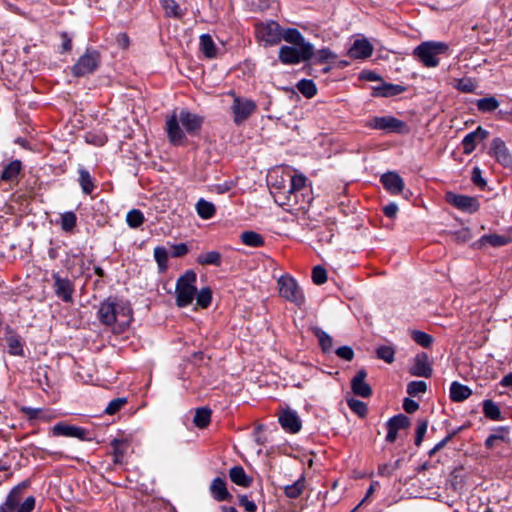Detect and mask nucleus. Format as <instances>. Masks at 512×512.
<instances>
[{"instance_id": "obj_1", "label": "nucleus", "mask_w": 512, "mask_h": 512, "mask_svg": "<svg viewBox=\"0 0 512 512\" xmlns=\"http://www.w3.org/2000/svg\"><path fill=\"white\" fill-rule=\"evenodd\" d=\"M278 173H273L268 177V183L271 187V194L274 201L287 211L301 210L311 218L315 213L312 211L313 197L310 189L306 186V178L301 174L286 173L282 174L283 181H288L287 185L278 186L277 181H273Z\"/></svg>"}, {"instance_id": "obj_2", "label": "nucleus", "mask_w": 512, "mask_h": 512, "mask_svg": "<svg viewBox=\"0 0 512 512\" xmlns=\"http://www.w3.org/2000/svg\"><path fill=\"white\" fill-rule=\"evenodd\" d=\"M100 322L112 328L115 333H122L131 324L133 312L128 301L109 297L104 300L98 309Z\"/></svg>"}, {"instance_id": "obj_3", "label": "nucleus", "mask_w": 512, "mask_h": 512, "mask_svg": "<svg viewBox=\"0 0 512 512\" xmlns=\"http://www.w3.org/2000/svg\"><path fill=\"white\" fill-rule=\"evenodd\" d=\"M202 118L186 109L174 111L167 119L166 130L170 142L174 145H183L186 142V134L196 135L202 126Z\"/></svg>"}, {"instance_id": "obj_4", "label": "nucleus", "mask_w": 512, "mask_h": 512, "mask_svg": "<svg viewBox=\"0 0 512 512\" xmlns=\"http://www.w3.org/2000/svg\"><path fill=\"white\" fill-rule=\"evenodd\" d=\"M449 47L445 42L425 41L420 43L413 50V56L422 63L424 67L434 68L440 63L439 55L446 54Z\"/></svg>"}, {"instance_id": "obj_5", "label": "nucleus", "mask_w": 512, "mask_h": 512, "mask_svg": "<svg viewBox=\"0 0 512 512\" xmlns=\"http://www.w3.org/2000/svg\"><path fill=\"white\" fill-rule=\"evenodd\" d=\"M196 274L187 271L176 283V303L179 307L190 305L196 295Z\"/></svg>"}, {"instance_id": "obj_6", "label": "nucleus", "mask_w": 512, "mask_h": 512, "mask_svg": "<svg viewBox=\"0 0 512 512\" xmlns=\"http://www.w3.org/2000/svg\"><path fill=\"white\" fill-rule=\"evenodd\" d=\"M313 54L310 44L283 46L279 51V59L284 64H297L308 60Z\"/></svg>"}, {"instance_id": "obj_7", "label": "nucleus", "mask_w": 512, "mask_h": 512, "mask_svg": "<svg viewBox=\"0 0 512 512\" xmlns=\"http://www.w3.org/2000/svg\"><path fill=\"white\" fill-rule=\"evenodd\" d=\"M279 294L288 301L301 304L302 292L296 280L290 275H283L278 279Z\"/></svg>"}, {"instance_id": "obj_8", "label": "nucleus", "mask_w": 512, "mask_h": 512, "mask_svg": "<svg viewBox=\"0 0 512 512\" xmlns=\"http://www.w3.org/2000/svg\"><path fill=\"white\" fill-rule=\"evenodd\" d=\"M255 109L256 104L252 100L243 97H235L231 105L235 124H242L253 114Z\"/></svg>"}, {"instance_id": "obj_9", "label": "nucleus", "mask_w": 512, "mask_h": 512, "mask_svg": "<svg viewBox=\"0 0 512 512\" xmlns=\"http://www.w3.org/2000/svg\"><path fill=\"white\" fill-rule=\"evenodd\" d=\"M256 31L258 39L265 46L276 45L281 41V28L275 21L259 24Z\"/></svg>"}, {"instance_id": "obj_10", "label": "nucleus", "mask_w": 512, "mask_h": 512, "mask_svg": "<svg viewBox=\"0 0 512 512\" xmlns=\"http://www.w3.org/2000/svg\"><path fill=\"white\" fill-rule=\"evenodd\" d=\"M369 126L373 129L387 132L406 133L408 127L406 123L393 116L374 117Z\"/></svg>"}, {"instance_id": "obj_11", "label": "nucleus", "mask_w": 512, "mask_h": 512, "mask_svg": "<svg viewBox=\"0 0 512 512\" xmlns=\"http://www.w3.org/2000/svg\"><path fill=\"white\" fill-rule=\"evenodd\" d=\"M100 63L99 54L96 51H87L82 55L76 64L73 66L72 71L75 76H85L96 70Z\"/></svg>"}, {"instance_id": "obj_12", "label": "nucleus", "mask_w": 512, "mask_h": 512, "mask_svg": "<svg viewBox=\"0 0 512 512\" xmlns=\"http://www.w3.org/2000/svg\"><path fill=\"white\" fill-rule=\"evenodd\" d=\"M445 199L450 205L467 213L476 212L480 206L476 197L456 194L454 192H447Z\"/></svg>"}, {"instance_id": "obj_13", "label": "nucleus", "mask_w": 512, "mask_h": 512, "mask_svg": "<svg viewBox=\"0 0 512 512\" xmlns=\"http://www.w3.org/2000/svg\"><path fill=\"white\" fill-rule=\"evenodd\" d=\"M489 153L503 167H512V155L502 139L492 140Z\"/></svg>"}, {"instance_id": "obj_14", "label": "nucleus", "mask_w": 512, "mask_h": 512, "mask_svg": "<svg viewBox=\"0 0 512 512\" xmlns=\"http://www.w3.org/2000/svg\"><path fill=\"white\" fill-rule=\"evenodd\" d=\"M54 279V292L56 296L64 302L73 301L74 285L68 278H63L59 274L53 275Z\"/></svg>"}, {"instance_id": "obj_15", "label": "nucleus", "mask_w": 512, "mask_h": 512, "mask_svg": "<svg viewBox=\"0 0 512 512\" xmlns=\"http://www.w3.org/2000/svg\"><path fill=\"white\" fill-rule=\"evenodd\" d=\"M367 372L365 369H360L351 379V390L356 396L368 398L372 395V388L366 382Z\"/></svg>"}, {"instance_id": "obj_16", "label": "nucleus", "mask_w": 512, "mask_h": 512, "mask_svg": "<svg viewBox=\"0 0 512 512\" xmlns=\"http://www.w3.org/2000/svg\"><path fill=\"white\" fill-rule=\"evenodd\" d=\"M281 427L289 433H297L301 429V420L298 414L290 409H284L278 417Z\"/></svg>"}, {"instance_id": "obj_17", "label": "nucleus", "mask_w": 512, "mask_h": 512, "mask_svg": "<svg viewBox=\"0 0 512 512\" xmlns=\"http://www.w3.org/2000/svg\"><path fill=\"white\" fill-rule=\"evenodd\" d=\"M410 374L417 377L429 378L432 375V367L429 363V358L426 353L417 354L412 367L410 368Z\"/></svg>"}, {"instance_id": "obj_18", "label": "nucleus", "mask_w": 512, "mask_h": 512, "mask_svg": "<svg viewBox=\"0 0 512 512\" xmlns=\"http://www.w3.org/2000/svg\"><path fill=\"white\" fill-rule=\"evenodd\" d=\"M373 46L366 39H356L348 50V54L353 59H366L372 55Z\"/></svg>"}, {"instance_id": "obj_19", "label": "nucleus", "mask_w": 512, "mask_h": 512, "mask_svg": "<svg viewBox=\"0 0 512 512\" xmlns=\"http://www.w3.org/2000/svg\"><path fill=\"white\" fill-rule=\"evenodd\" d=\"M487 136H488V131L483 129L480 126L477 127L476 130L468 133L462 140L464 154L472 153L476 148V144L479 141L486 139Z\"/></svg>"}, {"instance_id": "obj_20", "label": "nucleus", "mask_w": 512, "mask_h": 512, "mask_svg": "<svg viewBox=\"0 0 512 512\" xmlns=\"http://www.w3.org/2000/svg\"><path fill=\"white\" fill-rule=\"evenodd\" d=\"M380 182L391 194H399L404 189V181L396 172L384 173L380 178Z\"/></svg>"}, {"instance_id": "obj_21", "label": "nucleus", "mask_w": 512, "mask_h": 512, "mask_svg": "<svg viewBox=\"0 0 512 512\" xmlns=\"http://www.w3.org/2000/svg\"><path fill=\"white\" fill-rule=\"evenodd\" d=\"M53 434L57 436H66L83 439L85 436V430L77 426L58 423L53 427Z\"/></svg>"}, {"instance_id": "obj_22", "label": "nucleus", "mask_w": 512, "mask_h": 512, "mask_svg": "<svg viewBox=\"0 0 512 512\" xmlns=\"http://www.w3.org/2000/svg\"><path fill=\"white\" fill-rule=\"evenodd\" d=\"M406 88L402 85L392 83H382L373 87V96L376 97H392L403 93Z\"/></svg>"}, {"instance_id": "obj_23", "label": "nucleus", "mask_w": 512, "mask_h": 512, "mask_svg": "<svg viewBox=\"0 0 512 512\" xmlns=\"http://www.w3.org/2000/svg\"><path fill=\"white\" fill-rule=\"evenodd\" d=\"M210 493L217 501L229 500L232 496L228 492L224 479L217 477L212 480L210 485Z\"/></svg>"}, {"instance_id": "obj_24", "label": "nucleus", "mask_w": 512, "mask_h": 512, "mask_svg": "<svg viewBox=\"0 0 512 512\" xmlns=\"http://www.w3.org/2000/svg\"><path fill=\"white\" fill-rule=\"evenodd\" d=\"M450 399L454 402H462L469 398L472 394V390L457 381L452 382L450 386Z\"/></svg>"}, {"instance_id": "obj_25", "label": "nucleus", "mask_w": 512, "mask_h": 512, "mask_svg": "<svg viewBox=\"0 0 512 512\" xmlns=\"http://www.w3.org/2000/svg\"><path fill=\"white\" fill-rule=\"evenodd\" d=\"M229 477L233 483L241 487H249L252 483V478H250L243 467L234 466L229 470Z\"/></svg>"}, {"instance_id": "obj_26", "label": "nucleus", "mask_w": 512, "mask_h": 512, "mask_svg": "<svg viewBox=\"0 0 512 512\" xmlns=\"http://www.w3.org/2000/svg\"><path fill=\"white\" fill-rule=\"evenodd\" d=\"M22 170V163L19 160H14L8 163L2 173L1 179L6 182H13L17 179Z\"/></svg>"}, {"instance_id": "obj_27", "label": "nucleus", "mask_w": 512, "mask_h": 512, "mask_svg": "<svg viewBox=\"0 0 512 512\" xmlns=\"http://www.w3.org/2000/svg\"><path fill=\"white\" fill-rule=\"evenodd\" d=\"M196 261L200 265H215L220 266L222 262V255L218 251H208L201 253L197 256Z\"/></svg>"}, {"instance_id": "obj_28", "label": "nucleus", "mask_w": 512, "mask_h": 512, "mask_svg": "<svg viewBox=\"0 0 512 512\" xmlns=\"http://www.w3.org/2000/svg\"><path fill=\"white\" fill-rule=\"evenodd\" d=\"M200 49L207 58H214L217 55V48L212 37L209 34L200 36Z\"/></svg>"}, {"instance_id": "obj_29", "label": "nucleus", "mask_w": 512, "mask_h": 512, "mask_svg": "<svg viewBox=\"0 0 512 512\" xmlns=\"http://www.w3.org/2000/svg\"><path fill=\"white\" fill-rule=\"evenodd\" d=\"M482 406H483V413L487 418H489L493 421H499V420L503 419L498 405L495 402H493L492 400H490V399L484 400Z\"/></svg>"}, {"instance_id": "obj_30", "label": "nucleus", "mask_w": 512, "mask_h": 512, "mask_svg": "<svg viewBox=\"0 0 512 512\" xmlns=\"http://www.w3.org/2000/svg\"><path fill=\"white\" fill-rule=\"evenodd\" d=\"M196 210L202 219H210L216 212L214 204L204 199L198 200Z\"/></svg>"}, {"instance_id": "obj_31", "label": "nucleus", "mask_w": 512, "mask_h": 512, "mask_svg": "<svg viewBox=\"0 0 512 512\" xmlns=\"http://www.w3.org/2000/svg\"><path fill=\"white\" fill-rule=\"evenodd\" d=\"M160 2L166 16L181 18L184 15V12L175 0H161Z\"/></svg>"}, {"instance_id": "obj_32", "label": "nucleus", "mask_w": 512, "mask_h": 512, "mask_svg": "<svg viewBox=\"0 0 512 512\" xmlns=\"http://www.w3.org/2000/svg\"><path fill=\"white\" fill-rule=\"evenodd\" d=\"M210 420H211V410L210 409H208L206 407H202V408H198L196 410L194 419H193L195 426H197L198 428H201V429L205 428L209 425Z\"/></svg>"}, {"instance_id": "obj_33", "label": "nucleus", "mask_w": 512, "mask_h": 512, "mask_svg": "<svg viewBox=\"0 0 512 512\" xmlns=\"http://www.w3.org/2000/svg\"><path fill=\"white\" fill-rule=\"evenodd\" d=\"M19 501V490L15 488L9 493L6 501L0 506V512H14Z\"/></svg>"}, {"instance_id": "obj_34", "label": "nucleus", "mask_w": 512, "mask_h": 512, "mask_svg": "<svg viewBox=\"0 0 512 512\" xmlns=\"http://www.w3.org/2000/svg\"><path fill=\"white\" fill-rule=\"evenodd\" d=\"M8 351L11 355L20 356L23 354V347L19 338L12 332H8L5 336Z\"/></svg>"}, {"instance_id": "obj_35", "label": "nucleus", "mask_w": 512, "mask_h": 512, "mask_svg": "<svg viewBox=\"0 0 512 512\" xmlns=\"http://www.w3.org/2000/svg\"><path fill=\"white\" fill-rule=\"evenodd\" d=\"M476 106L480 112H492L499 107V101L494 96L484 97L476 101Z\"/></svg>"}, {"instance_id": "obj_36", "label": "nucleus", "mask_w": 512, "mask_h": 512, "mask_svg": "<svg viewBox=\"0 0 512 512\" xmlns=\"http://www.w3.org/2000/svg\"><path fill=\"white\" fill-rule=\"evenodd\" d=\"M242 242L250 247H260L264 244L263 237L254 231H245L241 234Z\"/></svg>"}, {"instance_id": "obj_37", "label": "nucleus", "mask_w": 512, "mask_h": 512, "mask_svg": "<svg viewBox=\"0 0 512 512\" xmlns=\"http://www.w3.org/2000/svg\"><path fill=\"white\" fill-rule=\"evenodd\" d=\"M284 39L286 42L291 43L293 45H302L308 44L305 42L304 38L300 34V32L296 29L289 28L283 32H281V39Z\"/></svg>"}, {"instance_id": "obj_38", "label": "nucleus", "mask_w": 512, "mask_h": 512, "mask_svg": "<svg viewBox=\"0 0 512 512\" xmlns=\"http://www.w3.org/2000/svg\"><path fill=\"white\" fill-rule=\"evenodd\" d=\"M386 426H391L395 430L406 429L410 426V419L404 414H398L391 417L387 422Z\"/></svg>"}, {"instance_id": "obj_39", "label": "nucleus", "mask_w": 512, "mask_h": 512, "mask_svg": "<svg viewBox=\"0 0 512 512\" xmlns=\"http://www.w3.org/2000/svg\"><path fill=\"white\" fill-rule=\"evenodd\" d=\"M77 223V217L74 212H65L61 214L60 218V226L62 230L66 232H70L73 230V228L76 226Z\"/></svg>"}, {"instance_id": "obj_40", "label": "nucleus", "mask_w": 512, "mask_h": 512, "mask_svg": "<svg viewBox=\"0 0 512 512\" xmlns=\"http://www.w3.org/2000/svg\"><path fill=\"white\" fill-rule=\"evenodd\" d=\"M80 186L85 194H90L94 189L92 177L87 170L81 169L79 171Z\"/></svg>"}, {"instance_id": "obj_41", "label": "nucleus", "mask_w": 512, "mask_h": 512, "mask_svg": "<svg viewBox=\"0 0 512 512\" xmlns=\"http://www.w3.org/2000/svg\"><path fill=\"white\" fill-rule=\"evenodd\" d=\"M412 339L420 346L428 348L433 343V338L426 332L414 330L412 331Z\"/></svg>"}, {"instance_id": "obj_42", "label": "nucleus", "mask_w": 512, "mask_h": 512, "mask_svg": "<svg viewBox=\"0 0 512 512\" xmlns=\"http://www.w3.org/2000/svg\"><path fill=\"white\" fill-rule=\"evenodd\" d=\"M347 405L352 412L357 414L359 417H365L368 411L367 405L358 399L351 398L347 399Z\"/></svg>"}, {"instance_id": "obj_43", "label": "nucleus", "mask_w": 512, "mask_h": 512, "mask_svg": "<svg viewBox=\"0 0 512 512\" xmlns=\"http://www.w3.org/2000/svg\"><path fill=\"white\" fill-rule=\"evenodd\" d=\"M480 242L483 244H489L493 247H501L507 243V239L504 236L497 234H487L480 238Z\"/></svg>"}, {"instance_id": "obj_44", "label": "nucleus", "mask_w": 512, "mask_h": 512, "mask_svg": "<svg viewBox=\"0 0 512 512\" xmlns=\"http://www.w3.org/2000/svg\"><path fill=\"white\" fill-rule=\"evenodd\" d=\"M377 357L386 363L394 361L395 349L392 346L383 345L376 349Z\"/></svg>"}, {"instance_id": "obj_45", "label": "nucleus", "mask_w": 512, "mask_h": 512, "mask_svg": "<svg viewBox=\"0 0 512 512\" xmlns=\"http://www.w3.org/2000/svg\"><path fill=\"white\" fill-rule=\"evenodd\" d=\"M126 221L130 227L137 228L144 222V215L141 211L133 209L127 213Z\"/></svg>"}, {"instance_id": "obj_46", "label": "nucleus", "mask_w": 512, "mask_h": 512, "mask_svg": "<svg viewBox=\"0 0 512 512\" xmlns=\"http://www.w3.org/2000/svg\"><path fill=\"white\" fill-rule=\"evenodd\" d=\"M428 420L427 419H418L417 427L415 431V445L420 446L423 442L424 436L427 432L428 428Z\"/></svg>"}, {"instance_id": "obj_47", "label": "nucleus", "mask_w": 512, "mask_h": 512, "mask_svg": "<svg viewBox=\"0 0 512 512\" xmlns=\"http://www.w3.org/2000/svg\"><path fill=\"white\" fill-rule=\"evenodd\" d=\"M297 87L298 90L307 98L314 96L317 92L316 86L311 80H301Z\"/></svg>"}, {"instance_id": "obj_48", "label": "nucleus", "mask_w": 512, "mask_h": 512, "mask_svg": "<svg viewBox=\"0 0 512 512\" xmlns=\"http://www.w3.org/2000/svg\"><path fill=\"white\" fill-rule=\"evenodd\" d=\"M197 304L201 308H206L210 305L212 299V292L209 288H202L196 295Z\"/></svg>"}, {"instance_id": "obj_49", "label": "nucleus", "mask_w": 512, "mask_h": 512, "mask_svg": "<svg viewBox=\"0 0 512 512\" xmlns=\"http://www.w3.org/2000/svg\"><path fill=\"white\" fill-rule=\"evenodd\" d=\"M427 390V384L425 381H411L407 385V393L411 396H417L425 393Z\"/></svg>"}, {"instance_id": "obj_50", "label": "nucleus", "mask_w": 512, "mask_h": 512, "mask_svg": "<svg viewBox=\"0 0 512 512\" xmlns=\"http://www.w3.org/2000/svg\"><path fill=\"white\" fill-rule=\"evenodd\" d=\"M154 258L161 270L166 269L168 261V252L164 247L158 246L154 249Z\"/></svg>"}, {"instance_id": "obj_51", "label": "nucleus", "mask_w": 512, "mask_h": 512, "mask_svg": "<svg viewBox=\"0 0 512 512\" xmlns=\"http://www.w3.org/2000/svg\"><path fill=\"white\" fill-rule=\"evenodd\" d=\"M127 400L126 398H116L109 402L107 405L105 412L109 415H113L118 412L125 404Z\"/></svg>"}, {"instance_id": "obj_52", "label": "nucleus", "mask_w": 512, "mask_h": 512, "mask_svg": "<svg viewBox=\"0 0 512 512\" xmlns=\"http://www.w3.org/2000/svg\"><path fill=\"white\" fill-rule=\"evenodd\" d=\"M495 441L509 442V428L507 426H499L493 430L492 433Z\"/></svg>"}, {"instance_id": "obj_53", "label": "nucleus", "mask_w": 512, "mask_h": 512, "mask_svg": "<svg viewBox=\"0 0 512 512\" xmlns=\"http://www.w3.org/2000/svg\"><path fill=\"white\" fill-rule=\"evenodd\" d=\"M35 503V498L33 496H29L22 503L19 502L15 512H32L35 508Z\"/></svg>"}, {"instance_id": "obj_54", "label": "nucleus", "mask_w": 512, "mask_h": 512, "mask_svg": "<svg viewBox=\"0 0 512 512\" xmlns=\"http://www.w3.org/2000/svg\"><path fill=\"white\" fill-rule=\"evenodd\" d=\"M456 89L464 93H471L476 89V85L469 78L460 79L456 85Z\"/></svg>"}, {"instance_id": "obj_55", "label": "nucleus", "mask_w": 512, "mask_h": 512, "mask_svg": "<svg viewBox=\"0 0 512 512\" xmlns=\"http://www.w3.org/2000/svg\"><path fill=\"white\" fill-rule=\"evenodd\" d=\"M335 354L345 360V361H351L353 358H354V351L353 349L350 347V346H341V347H338L336 350H335Z\"/></svg>"}, {"instance_id": "obj_56", "label": "nucleus", "mask_w": 512, "mask_h": 512, "mask_svg": "<svg viewBox=\"0 0 512 512\" xmlns=\"http://www.w3.org/2000/svg\"><path fill=\"white\" fill-rule=\"evenodd\" d=\"M114 448L115 462L121 463L125 454V444L121 441L115 440L112 443Z\"/></svg>"}, {"instance_id": "obj_57", "label": "nucleus", "mask_w": 512, "mask_h": 512, "mask_svg": "<svg viewBox=\"0 0 512 512\" xmlns=\"http://www.w3.org/2000/svg\"><path fill=\"white\" fill-rule=\"evenodd\" d=\"M285 494L289 498H297L302 492V484L296 482L285 487Z\"/></svg>"}, {"instance_id": "obj_58", "label": "nucleus", "mask_w": 512, "mask_h": 512, "mask_svg": "<svg viewBox=\"0 0 512 512\" xmlns=\"http://www.w3.org/2000/svg\"><path fill=\"white\" fill-rule=\"evenodd\" d=\"M471 179H472V182L476 185V186H479L481 188H483L484 186H486V181L485 179L482 177V171L479 167H474L473 170H472V175H471Z\"/></svg>"}, {"instance_id": "obj_59", "label": "nucleus", "mask_w": 512, "mask_h": 512, "mask_svg": "<svg viewBox=\"0 0 512 512\" xmlns=\"http://www.w3.org/2000/svg\"><path fill=\"white\" fill-rule=\"evenodd\" d=\"M321 53H322V73H326L330 70L331 67L326 66L325 62L334 60L336 58V56L329 49H325V48H322Z\"/></svg>"}, {"instance_id": "obj_60", "label": "nucleus", "mask_w": 512, "mask_h": 512, "mask_svg": "<svg viewBox=\"0 0 512 512\" xmlns=\"http://www.w3.org/2000/svg\"><path fill=\"white\" fill-rule=\"evenodd\" d=\"M188 252V247L184 243L176 244L172 246L171 254L173 257H180Z\"/></svg>"}, {"instance_id": "obj_61", "label": "nucleus", "mask_w": 512, "mask_h": 512, "mask_svg": "<svg viewBox=\"0 0 512 512\" xmlns=\"http://www.w3.org/2000/svg\"><path fill=\"white\" fill-rule=\"evenodd\" d=\"M403 408L407 413H414L418 410L419 404L410 398H405L403 401Z\"/></svg>"}, {"instance_id": "obj_62", "label": "nucleus", "mask_w": 512, "mask_h": 512, "mask_svg": "<svg viewBox=\"0 0 512 512\" xmlns=\"http://www.w3.org/2000/svg\"><path fill=\"white\" fill-rule=\"evenodd\" d=\"M240 504L244 507L245 511L247 512H255L256 511V504L249 500L246 496L240 497Z\"/></svg>"}, {"instance_id": "obj_63", "label": "nucleus", "mask_w": 512, "mask_h": 512, "mask_svg": "<svg viewBox=\"0 0 512 512\" xmlns=\"http://www.w3.org/2000/svg\"><path fill=\"white\" fill-rule=\"evenodd\" d=\"M398 212V206L395 203H389L383 208V213L388 218H394Z\"/></svg>"}, {"instance_id": "obj_64", "label": "nucleus", "mask_w": 512, "mask_h": 512, "mask_svg": "<svg viewBox=\"0 0 512 512\" xmlns=\"http://www.w3.org/2000/svg\"><path fill=\"white\" fill-rule=\"evenodd\" d=\"M234 187L233 182H225L214 186L213 191L218 194H224Z\"/></svg>"}]
</instances>
